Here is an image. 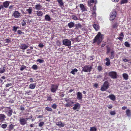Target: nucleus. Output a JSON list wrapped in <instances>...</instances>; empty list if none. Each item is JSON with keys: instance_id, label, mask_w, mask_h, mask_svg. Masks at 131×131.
<instances>
[{"instance_id": "nucleus-8", "label": "nucleus", "mask_w": 131, "mask_h": 131, "mask_svg": "<svg viewBox=\"0 0 131 131\" xmlns=\"http://www.w3.org/2000/svg\"><path fill=\"white\" fill-rule=\"evenodd\" d=\"M58 85L57 84H52L51 85V91L52 92H55L57 91Z\"/></svg>"}, {"instance_id": "nucleus-26", "label": "nucleus", "mask_w": 131, "mask_h": 131, "mask_svg": "<svg viewBox=\"0 0 131 131\" xmlns=\"http://www.w3.org/2000/svg\"><path fill=\"white\" fill-rule=\"evenodd\" d=\"M36 14L38 16H41L43 15V13L41 11H36Z\"/></svg>"}, {"instance_id": "nucleus-50", "label": "nucleus", "mask_w": 131, "mask_h": 131, "mask_svg": "<svg viewBox=\"0 0 131 131\" xmlns=\"http://www.w3.org/2000/svg\"><path fill=\"white\" fill-rule=\"evenodd\" d=\"M1 127L3 129L6 128L7 127V125L5 124H3L1 126Z\"/></svg>"}, {"instance_id": "nucleus-17", "label": "nucleus", "mask_w": 131, "mask_h": 131, "mask_svg": "<svg viewBox=\"0 0 131 131\" xmlns=\"http://www.w3.org/2000/svg\"><path fill=\"white\" fill-rule=\"evenodd\" d=\"M77 98L79 100H81L82 98V94L81 93L78 92L77 93Z\"/></svg>"}, {"instance_id": "nucleus-10", "label": "nucleus", "mask_w": 131, "mask_h": 131, "mask_svg": "<svg viewBox=\"0 0 131 131\" xmlns=\"http://www.w3.org/2000/svg\"><path fill=\"white\" fill-rule=\"evenodd\" d=\"M19 122L20 124L23 125H24L27 123V120L23 118H20Z\"/></svg>"}, {"instance_id": "nucleus-38", "label": "nucleus", "mask_w": 131, "mask_h": 131, "mask_svg": "<svg viewBox=\"0 0 131 131\" xmlns=\"http://www.w3.org/2000/svg\"><path fill=\"white\" fill-rule=\"evenodd\" d=\"M123 76L124 79L127 80L128 79V75L126 73H124L123 75Z\"/></svg>"}, {"instance_id": "nucleus-55", "label": "nucleus", "mask_w": 131, "mask_h": 131, "mask_svg": "<svg viewBox=\"0 0 131 131\" xmlns=\"http://www.w3.org/2000/svg\"><path fill=\"white\" fill-rule=\"evenodd\" d=\"M44 124V122H41L39 124V126L41 127Z\"/></svg>"}, {"instance_id": "nucleus-30", "label": "nucleus", "mask_w": 131, "mask_h": 131, "mask_svg": "<svg viewBox=\"0 0 131 131\" xmlns=\"http://www.w3.org/2000/svg\"><path fill=\"white\" fill-rule=\"evenodd\" d=\"M111 56L110 58L111 59H113L115 56V53L114 51H112L111 52Z\"/></svg>"}, {"instance_id": "nucleus-1", "label": "nucleus", "mask_w": 131, "mask_h": 131, "mask_svg": "<svg viewBox=\"0 0 131 131\" xmlns=\"http://www.w3.org/2000/svg\"><path fill=\"white\" fill-rule=\"evenodd\" d=\"M103 35L100 32H99L93 40V43H94L97 42L98 45L101 43L103 40Z\"/></svg>"}, {"instance_id": "nucleus-13", "label": "nucleus", "mask_w": 131, "mask_h": 131, "mask_svg": "<svg viewBox=\"0 0 131 131\" xmlns=\"http://www.w3.org/2000/svg\"><path fill=\"white\" fill-rule=\"evenodd\" d=\"M6 118L5 115L3 114H0V121L3 122L5 120V118Z\"/></svg>"}, {"instance_id": "nucleus-31", "label": "nucleus", "mask_w": 131, "mask_h": 131, "mask_svg": "<svg viewBox=\"0 0 131 131\" xmlns=\"http://www.w3.org/2000/svg\"><path fill=\"white\" fill-rule=\"evenodd\" d=\"M26 11L28 12V14H31L32 12V8L30 7H29V9L26 10Z\"/></svg>"}, {"instance_id": "nucleus-54", "label": "nucleus", "mask_w": 131, "mask_h": 131, "mask_svg": "<svg viewBox=\"0 0 131 131\" xmlns=\"http://www.w3.org/2000/svg\"><path fill=\"white\" fill-rule=\"evenodd\" d=\"M97 69L99 71H101L102 70V68L101 66H99L98 67Z\"/></svg>"}, {"instance_id": "nucleus-51", "label": "nucleus", "mask_w": 131, "mask_h": 131, "mask_svg": "<svg viewBox=\"0 0 131 131\" xmlns=\"http://www.w3.org/2000/svg\"><path fill=\"white\" fill-rule=\"evenodd\" d=\"M5 42L7 43H9L11 42L10 39H7L5 40Z\"/></svg>"}, {"instance_id": "nucleus-34", "label": "nucleus", "mask_w": 131, "mask_h": 131, "mask_svg": "<svg viewBox=\"0 0 131 131\" xmlns=\"http://www.w3.org/2000/svg\"><path fill=\"white\" fill-rule=\"evenodd\" d=\"M127 115L128 116H130L131 114L130 110L129 109H127L126 111Z\"/></svg>"}, {"instance_id": "nucleus-44", "label": "nucleus", "mask_w": 131, "mask_h": 131, "mask_svg": "<svg viewBox=\"0 0 131 131\" xmlns=\"http://www.w3.org/2000/svg\"><path fill=\"white\" fill-rule=\"evenodd\" d=\"M124 45L125 46L127 47H130V45L128 42H126L124 43Z\"/></svg>"}, {"instance_id": "nucleus-12", "label": "nucleus", "mask_w": 131, "mask_h": 131, "mask_svg": "<svg viewBox=\"0 0 131 131\" xmlns=\"http://www.w3.org/2000/svg\"><path fill=\"white\" fill-rule=\"evenodd\" d=\"M20 14L17 11H15L13 13V15L16 18H18L20 16Z\"/></svg>"}, {"instance_id": "nucleus-25", "label": "nucleus", "mask_w": 131, "mask_h": 131, "mask_svg": "<svg viewBox=\"0 0 131 131\" xmlns=\"http://www.w3.org/2000/svg\"><path fill=\"white\" fill-rule=\"evenodd\" d=\"M15 125H13L12 124L10 125L8 127V130L9 131H11L14 128V126Z\"/></svg>"}, {"instance_id": "nucleus-15", "label": "nucleus", "mask_w": 131, "mask_h": 131, "mask_svg": "<svg viewBox=\"0 0 131 131\" xmlns=\"http://www.w3.org/2000/svg\"><path fill=\"white\" fill-rule=\"evenodd\" d=\"M9 2L8 1H6L4 2L3 3V8H7L8 7L9 5Z\"/></svg>"}, {"instance_id": "nucleus-53", "label": "nucleus", "mask_w": 131, "mask_h": 131, "mask_svg": "<svg viewBox=\"0 0 131 131\" xmlns=\"http://www.w3.org/2000/svg\"><path fill=\"white\" fill-rule=\"evenodd\" d=\"M17 34L19 35H21L22 34H24V32L21 31V30H19L17 31Z\"/></svg>"}, {"instance_id": "nucleus-9", "label": "nucleus", "mask_w": 131, "mask_h": 131, "mask_svg": "<svg viewBox=\"0 0 131 131\" xmlns=\"http://www.w3.org/2000/svg\"><path fill=\"white\" fill-rule=\"evenodd\" d=\"M116 13L115 11H113L110 14V20H114L116 16Z\"/></svg>"}, {"instance_id": "nucleus-37", "label": "nucleus", "mask_w": 131, "mask_h": 131, "mask_svg": "<svg viewBox=\"0 0 131 131\" xmlns=\"http://www.w3.org/2000/svg\"><path fill=\"white\" fill-rule=\"evenodd\" d=\"M57 105L56 104V103H55L52 105L51 107L53 109H55L57 108Z\"/></svg>"}, {"instance_id": "nucleus-24", "label": "nucleus", "mask_w": 131, "mask_h": 131, "mask_svg": "<svg viewBox=\"0 0 131 131\" xmlns=\"http://www.w3.org/2000/svg\"><path fill=\"white\" fill-rule=\"evenodd\" d=\"M36 86V83H32L30 84L29 88L31 89H33L35 88Z\"/></svg>"}, {"instance_id": "nucleus-6", "label": "nucleus", "mask_w": 131, "mask_h": 131, "mask_svg": "<svg viewBox=\"0 0 131 131\" xmlns=\"http://www.w3.org/2000/svg\"><path fill=\"white\" fill-rule=\"evenodd\" d=\"M92 66L89 67V66L86 65L83 68V71L85 72H90L92 69Z\"/></svg>"}, {"instance_id": "nucleus-49", "label": "nucleus", "mask_w": 131, "mask_h": 131, "mask_svg": "<svg viewBox=\"0 0 131 131\" xmlns=\"http://www.w3.org/2000/svg\"><path fill=\"white\" fill-rule=\"evenodd\" d=\"M18 28V27H16L15 26H14L13 27V30L15 32H16L17 31V29Z\"/></svg>"}, {"instance_id": "nucleus-27", "label": "nucleus", "mask_w": 131, "mask_h": 131, "mask_svg": "<svg viewBox=\"0 0 131 131\" xmlns=\"http://www.w3.org/2000/svg\"><path fill=\"white\" fill-rule=\"evenodd\" d=\"M60 6L62 7L63 6V3L62 0H57Z\"/></svg>"}, {"instance_id": "nucleus-22", "label": "nucleus", "mask_w": 131, "mask_h": 131, "mask_svg": "<svg viewBox=\"0 0 131 131\" xmlns=\"http://www.w3.org/2000/svg\"><path fill=\"white\" fill-rule=\"evenodd\" d=\"M105 60L107 61L105 63L106 65L107 66H110L111 64L110 59L108 58H106L105 59Z\"/></svg>"}, {"instance_id": "nucleus-35", "label": "nucleus", "mask_w": 131, "mask_h": 131, "mask_svg": "<svg viewBox=\"0 0 131 131\" xmlns=\"http://www.w3.org/2000/svg\"><path fill=\"white\" fill-rule=\"evenodd\" d=\"M71 17L72 19L75 20H78V18L75 15H72V16Z\"/></svg>"}, {"instance_id": "nucleus-52", "label": "nucleus", "mask_w": 131, "mask_h": 131, "mask_svg": "<svg viewBox=\"0 0 131 131\" xmlns=\"http://www.w3.org/2000/svg\"><path fill=\"white\" fill-rule=\"evenodd\" d=\"M26 21H25L24 20H23V21L21 22V24L23 26H24L26 24Z\"/></svg>"}, {"instance_id": "nucleus-29", "label": "nucleus", "mask_w": 131, "mask_h": 131, "mask_svg": "<svg viewBox=\"0 0 131 131\" xmlns=\"http://www.w3.org/2000/svg\"><path fill=\"white\" fill-rule=\"evenodd\" d=\"M94 2V0H89L88 2V5L89 6H90Z\"/></svg>"}, {"instance_id": "nucleus-33", "label": "nucleus", "mask_w": 131, "mask_h": 131, "mask_svg": "<svg viewBox=\"0 0 131 131\" xmlns=\"http://www.w3.org/2000/svg\"><path fill=\"white\" fill-rule=\"evenodd\" d=\"M4 68L5 67H3L0 69V73H3L5 71V70Z\"/></svg>"}, {"instance_id": "nucleus-36", "label": "nucleus", "mask_w": 131, "mask_h": 131, "mask_svg": "<svg viewBox=\"0 0 131 131\" xmlns=\"http://www.w3.org/2000/svg\"><path fill=\"white\" fill-rule=\"evenodd\" d=\"M78 71L77 69L75 68L73 70L72 69V71H71L70 73L73 74L74 75L75 74V72H77Z\"/></svg>"}, {"instance_id": "nucleus-20", "label": "nucleus", "mask_w": 131, "mask_h": 131, "mask_svg": "<svg viewBox=\"0 0 131 131\" xmlns=\"http://www.w3.org/2000/svg\"><path fill=\"white\" fill-rule=\"evenodd\" d=\"M56 125L59 126L63 127L64 126V124L62 122H58L57 123Z\"/></svg>"}, {"instance_id": "nucleus-39", "label": "nucleus", "mask_w": 131, "mask_h": 131, "mask_svg": "<svg viewBox=\"0 0 131 131\" xmlns=\"http://www.w3.org/2000/svg\"><path fill=\"white\" fill-rule=\"evenodd\" d=\"M52 97L50 95L48 96L47 97V99L46 100L47 101H52Z\"/></svg>"}, {"instance_id": "nucleus-59", "label": "nucleus", "mask_w": 131, "mask_h": 131, "mask_svg": "<svg viewBox=\"0 0 131 131\" xmlns=\"http://www.w3.org/2000/svg\"><path fill=\"white\" fill-rule=\"evenodd\" d=\"M44 45L42 43H40L38 45L39 47L41 48H42L44 46Z\"/></svg>"}, {"instance_id": "nucleus-61", "label": "nucleus", "mask_w": 131, "mask_h": 131, "mask_svg": "<svg viewBox=\"0 0 131 131\" xmlns=\"http://www.w3.org/2000/svg\"><path fill=\"white\" fill-rule=\"evenodd\" d=\"M123 61H124L125 62H127L129 61V60L127 59L126 58H125L123 59Z\"/></svg>"}, {"instance_id": "nucleus-23", "label": "nucleus", "mask_w": 131, "mask_h": 131, "mask_svg": "<svg viewBox=\"0 0 131 131\" xmlns=\"http://www.w3.org/2000/svg\"><path fill=\"white\" fill-rule=\"evenodd\" d=\"M45 19L47 21H50L51 18L50 16L48 15H46L45 16Z\"/></svg>"}, {"instance_id": "nucleus-2", "label": "nucleus", "mask_w": 131, "mask_h": 131, "mask_svg": "<svg viewBox=\"0 0 131 131\" xmlns=\"http://www.w3.org/2000/svg\"><path fill=\"white\" fill-rule=\"evenodd\" d=\"M4 111L8 117L11 116L12 115L13 110L10 107H5Z\"/></svg>"}, {"instance_id": "nucleus-7", "label": "nucleus", "mask_w": 131, "mask_h": 131, "mask_svg": "<svg viewBox=\"0 0 131 131\" xmlns=\"http://www.w3.org/2000/svg\"><path fill=\"white\" fill-rule=\"evenodd\" d=\"M117 73L115 71H111L108 73V75L112 78L113 79H116L117 78Z\"/></svg>"}, {"instance_id": "nucleus-62", "label": "nucleus", "mask_w": 131, "mask_h": 131, "mask_svg": "<svg viewBox=\"0 0 131 131\" xmlns=\"http://www.w3.org/2000/svg\"><path fill=\"white\" fill-rule=\"evenodd\" d=\"M117 38L119 39L120 41H123V38L121 37H118Z\"/></svg>"}, {"instance_id": "nucleus-43", "label": "nucleus", "mask_w": 131, "mask_h": 131, "mask_svg": "<svg viewBox=\"0 0 131 131\" xmlns=\"http://www.w3.org/2000/svg\"><path fill=\"white\" fill-rule=\"evenodd\" d=\"M118 26L117 23V22H116L114 24H113L112 26V27L113 28H117Z\"/></svg>"}, {"instance_id": "nucleus-42", "label": "nucleus", "mask_w": 131, "mask_h": 131, "mask_svg": "<svg viewBox=\"0 0 131 131\" xmlns=\"http://www.w3.org/2000/svg\"><path fill=\"white\" fill-rule=\"evenodd\" d=\"M106 47L107 48L106 54H107L110 53L111 50V48L110 47L107 46Z\"/></svg>"}, {"instance_id": "nucleus-28", "label": "nucleus", "mask_w": 131, "mask_h": 131, "mask_svg": "<svg viewBox=\"0 0 131 131\" xmlns=\"http://www.w3.org/2000/svg\"><path fill=\"white\" fill-rule=\"evenodd\" d=\"M93 26L94 28L96 30H98L99 28V25L96 24H94L93 25Z\"/></svg>"}, {"instance_id": "nucleus-19", "label": "nucleus", "mask_w": 131, "mask_h": 131, "mask_svg": "<svg viewBox=\"0 0 131 131\" xmlns=\"http://www.w3.org/2000/svg\"><path fill=\"white\" fill-rule=\"evenodd\" d=\"M74 25L75 24L74 22H71L68 24V26L69 28H71L74 27Z\"/></svg>"}, {"instance_id": "nucleus-58", "label": "nucleus", "mask_w": 131, "mask_h": 131, "mask_svg": "<svg viewBox=\"0 0 131 131\" xmlns=\"http://www.w3.org/2000/svg\"><path fill=\"white\" fill-rule=\"evenodd\" d=\"M19 109L21 111H24L25 110L24 107L22 106H20V107L19 108Z\"/></svg>"}, {"instance_id": "nucleus-47", "label": "nucleus", "mask_w": 131, "mask_h": 131, "mask_svg": "<svg viewBox=\"0 0 131 131\" xmlns=\"http://www.w3.org/2000/svg\"><path fill=\"white\" fill-rule=\"evenodd\" d=\"M110 113L112 115H114L116 114V112L115 111H112L110 112Z\"/></svg>"}, {"instance_id": "nucleus-14", "label": "nucleus", "mask_w": 131, "mask_h": 131, "mask_svg": "<svg viewBox=\"0 0 131 131\" xmlns=\"http://www.w3.org/2000/svg\"><path fill=\"white\" fill-rule=\"evenodd\" d=\"M28 47V45L26 44H21L20 47V49L25 50Z\"/></svg>"}, {"instance_id": "nucleus-56", "label": "nucleus", "mask_w": 131, "mask_h": 131, "mask_svg": "<svg viewBox=\"0 0 131 131\" xmlns=\"http://www.w3.org/2000/svg\"><path fill=\"white\" fill-rule=\"evenodd\" d=\"M82 26L80 24H78L76 25V27L77 28H81Z\"/></svg>"}, {"instance_id": "nucleus-40", "label": "nucleus", "mask_w": 131, "mask_h": 131, "mask_svg": "<svg viewBox=\"0 0 131 131\" xmlns=\"http://www.w3.org/2000/svg\"><path fill=\"white\" fill-rule=\"evenodd\" d=\"M38 68V66L36 64L33 65L32 66V68L34 70H36Z\"/></svg>"}, {"instance_id": "nucleus-32", "label": "nucleus", "mask_w": 131, "mask_h": 131, "mask_svg": "<svg viewBox=\"0 0 131 131\" xmlns=\"http://www.w3.org/2000/svg\"><path fill=\"white\" fill-rule=\"evenodd\" d=\"M5 77L4 76H2L0 79V83H1L2 84H3L4 82L5 81H4L3 80H5Z\"/></svg>"}, {"instance_id": "nucleus-11", "label": "nucleus", "mask_w": 131, "mask_h": 131, "mask_svg": "<svg viewBox=\"0 0 131 131\" xmlns=\"http://www.w3.org/2000/svg\"><path fill=\"white\" fill-rule=\"evenodd\" d=\"M74 106L73 107V110H77V111L79 110L80 107V104L78 103H77L74 105Z\"/></svg>"}, {"instance_id": "nucleus-48", "label": "nucleus", "mask_w": 131, "mask_h": 131, "mask_svg": "<svg viewBox=\"0 0 131 131\" xmlns=\"http://www.w3.org/2000/svg\"><path fill=\"white\" fill-rule=\"evenodd\" d=\"M128 2V0H122L121 2V4L126 3Z\"/></svg>"}, {"instance_id": "nucleus-46", "label": "nucleus", "mask_w": 131, "mask_h": 131, "mask_svg": "<svg viewBox=\"0 0 131 131\" xmlns=\"http://www.w3.org/2000/svg\"><path fill=\"white\" fill-rule=\"evenodd\" d=\"M45 109L47 110L48 111H51L52 110L51 108L48 107H46L45 108Z\"/></svg>"}, {"instance_id": "nucleus-5", "label": "nucleus", "mask_w": 131, "mask_h": 131, "mask_svg": "<svg viewBox=\"0 0 131 131\" xmlns=\"http://www.w3.org/2000/svg\"><path fill=\"white\" fill-rule=\"evenodd\" d=\"M63 44L65 46L68 47L71 46V42L70 40L68 39H64L62 41Z\"/></svg>"}, {"instance_id": "nucleus-64", "label": "nucleus", "mask_w": 131, "mask_h": 131, "mask_svg": "<svg viewBox=\"0 0 131 131\" xmlns=\"http://www.w3.org/2000/svg\"><path fill=\"white\" fill-rule=\"evenodd\" d=\"M27 51V54H29L31 52V51L30 49H28Z\"/></svg>"}, {"instance_id": "nucleus-4", "label": "nucleus", "mask_w": 131, "mask_h": 131, "mask_svg": "<svg viewBox=\"0 0 131 131\" xmlns=\"http://www.w3.org/2000/svg\"><path fill=\"white\" fill-rule=\"evenodd\" d=\"M109 86V83L107 81H105L101 88L102 91H105L107 90Z\"/></svg>"}, {"instance_id": "nucleus-3", "label": "nucleus", "mask_w": 131, "mask_h": 131, "mask_svg": "<svg viewBox=\"0 0 131 131\" xmlns=\"http://www.w3.org/2000/svg\"><path fill=\"white\" fill-rule=\"evenodd\" d=\"M65 100L67 102V103L65 104V106L66 107H69L73 106L74 102L73 101L71 100V99L67 98H65Z\"/></svg>"}, {"instance_id": "nucleus-63", "label": "nucleus", "mask_w": 131, "mask_h": 131, "mask_svg": "<svg viewBox=\"0 0 131 131\" xmlns=\"http://www.w3.org/2000/svg\"><path fill=\"white\" fill-rule=\"evenodd\" d=\"M93 86L96 88H97L98 87V84L97 83H95L93 85Z\"/></svg>"}, {"instance_id": "nucleus-45", "label": "nucleus", "mask_w": 131, "mask_h": 131, "mask_svg": "<svg viewBox=\"0 0 131 131\" xmlns=\"http://www.w3.org/2000/svg\"><path fill=\"white\" fill-rule=\"evenodd\" d=\"M36 62H39V63H42L44 62V61L43 60L39 59L37 60Z\"/></svg>"}, {"instance_id": "nucleus-18", "label": "nucleus", "mask_w": 131, "mask_h": 131, "mask_svg": "<svg viewBox=\"0 0 131 131\" xmlns=\"http://www.w3.org/2000/svg\"><path fill=\"white\" fill-rule=\"evenodd\" d=\"M112 100L114 101L116 99V97L113 94H110L107 97Z\"/></svg>"}, {"instance_id": "nucleus-16", "label": "nucleus", "mask_w": 131, "mask_h": 131, "mask_svg": "<svg viewBox=\"0 0 131 131\" xmlns=\"http://www.w3.org/2000/svg\"><path fill=\"white\" fill-rule=\"evenodd\" d=\"M80 7L82 12L87 11V10L85 7L84 5L82 4H80Z\"/></svg>"}, {"instance_id": "nucleus-21", "label": "nucleus", "mask_w": 131, "mask_h": 131, "mask_svg": "<svg viewBox=\"0 0 131 131\" xmlns=\"http://www.w3.org/2000/svg\"><path fill=\"white\" fill-rule=\"evenodd\" d=\"M35 7L36 9L37 10H40L42 9V6L40 4L36 5Z\"/></svg>"}, {"instance_id": "nucleus-57", "label": "nucleus", "mask_w": 131, "mask_h": 131, "mask_svg": "<svg viewBox=\"0 0 131 131\" xmlns=\"http://www.w3.org/2000/svg\"><path fill=\"white\" fill-rule=\"evenodd\" d=\"M26 68V66L23 65L20 68V70L21 71H23Z\"/></svg>"}, {"instance_id": "nucleus-41", "label": "nucleus", "mask_w": 131, "mask_h": 131, "mask_svg": "<svg viewBox=\"0 0 131 131\" xmlns=\"http://www.w3.org/2000/svg\"><path fill=\"white\" fill-rule=\"evenodd\" d=\"M97 130L96 128L95 127H91L90 129V131H96Z\"/></svg>"}, {"instance_id": "nucleus-60", "label": "nucleus", "mask_w": 131, "mask_h": 131, "mask_svg": "<svg viewBox=\"0 0 131 131\" xmlns=\"http://www.w3.org/2000/svg\"><path fill=\"white\" fill-rule=\"evenodd\" d=\"M107 107L109 109H111L113 107V106L111 104H110L107 106Z\"/></svg>"}]
</instances>
